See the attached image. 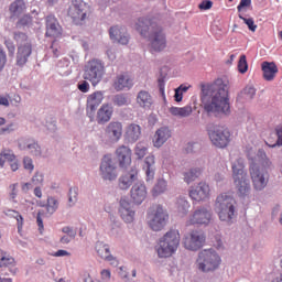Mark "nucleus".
Instances as JSON below:
<instances>
[{
  "instance_id": "obj_1",
  "label": "nucleus",
  "mask_w": 282,
  "mask_h": 282,
  "mask_svg": "<svg viewBox=\"0 0 282 282\" xmlns=\"http://www.w3.org/2000/svg\"><path fill=\"white\" fill-rule=\"evenodd\" d=\"M200 102L207 113H230L229 80L218 78L200 85Z\"/></svg>"
},
{
  "instance_id": "obj_2",
  "label": "nucleus",
  "mask_w": 282,
  "mask_h": 282,
  "mask_svg": "<svg viewBox=\"0 0 282 282\" xmlns=\"http://www.w3.org/2000/svg\"><path fill=\"white\" fill-rule=\"evenodd\" d=\"M135 30L143 37L150 39V51L152 54L164 51L167 46L166 34L163 28L154 19L139 18Z\"/></svg>"
},
{
  "instance_id": "obj_3",
  "label": "nucleus",
  "mask_w": 282,
  "mask_h": 282,
  "mask_svg": "<svg viewBox=\"0 0 282 282\" xmlns=\"http://www.w3.org/2000/svg\"><path fill=\"white\" fill-rule=\"evenodd\" d=\"M250 160L249 173L253 188L256 191H263L267 188L272 169V161L269 159L264 150H259L257 155Z\"/></svg>"
},
{
  "instance_id": "obj_4",
  "label": "nucleus",
  "mask_w": 282,
  "mask_h": 282,
  "mask_svg": "<svg viewBox=\"0 0 282 282\" xmlns=\"http://www.w3.org/2000/svg\"><path fill=\"white\" fill-rule=\"evenodd\" d=\"M245 161L238 158L231 164L232 180L240 197H248L251 194V183L246 172Z\"/></svg>"
},
{
  "instance_id": "obj_5",
  "label": "nucleus",
  "mask_w": 282,
  "mask_h": 282,
  "mask_svg": "<svg viewBox=\"0 0 282 282\" xmlns=\"http://www.w3.org/2000/svg\"><path fill=\"white\" fill-rule=\"evenodd\" d=\"M236 199L224 193L217 196L215 203V212L220 221L231 223L236 218Z\"/></svg>"
},
{
  "instance_id": "obj_6",
  "label": "nucleus",
  "mask_w": 282,
  "mask_h": 282,
  "mask_svg": "<svg viewBox=\"0 0 282 282\" xmlns=\"http://www.w3.org/2000/svg\"><path fill=\"white\" fill-rule=\"evenodd\" d=\"M13 40L18 44L15 65L23 67L29 62L33 53V44L29 35L23 32H14Z\"/></svg>"
},
{
  "instance_id": "obj_7",
  "label": "nucleus",
  "mask_w": 282,
  "mask_h": 282,
  "mask_svg": "<svg viewBox=\"0 0 282 282\" xmlns=\"http://www.w3.org/2000/svg\"><path fill=\"white\" fill-rule=\"evenodd\" d=\"M91 6L85 0H72L67 15L75 25H85L91 18Z\"/></svg>"
},
{
  "instance_id": "obj_8",
  "label": "nucleus",
  "mask_w": 282,
  "mask_h": 282,
  "mask_svg": "<svg viewBox=\"0 0 282 282\" xmlns=\"http://www.w3.org/2000/svg\"><path fill=\"white\" fill-rule=\"evenodd\" d=\"M181 242V234L177 229H170L161 239L158 248L160 258L172 257L178 249Z\"/></svg>"
},
{
  "instance_id": "obj_9",
  "label": "nucleus",
  "mask_w": 282,
  "mask_h": 282,
  "mask_svg": "<svg viewBox=\"0 0 282 282\" xmlns=\"http://www.w3.org/2000/svg\"><path fill=\"white\" fill-rule=\"evenodd\" d=\"M221 263V258L216 253L215 250L205 249L200 250L197 260H196V268L200 272H209L215 271L219 268Z\"/></svg>"
},
{
  "instance_id": "obj_10",
  "label": "nucleus",
  "mask_w": 282,
  "mask_h": 282,
  "mask_svg": "<svg viewBox=\"0 0 282 282\" xmlns=\"http://www.w3.org/2000/svg\"><path fill=\"white\" fill-rule=\"evenodd\" d=\"M105 76V66L101 59H89L84 66L83 78L96 87Z\"/></svg>"
},
{
  "instance_id": "obj_11",
  "label": "nucleus",
  "mask_w": 282,
  "mask_h": 282,
  "mask_svg": "<svg viewBox=\"0 0 282 282\" xmlns=\"http://www.w3.org/2000/svg\"><path fill=\"white\" fill-rule=\"evenodd\" d=\"M149 226L153 231H161L169 221V214L162 205H155L149 213Z\"/></svg>"
},
{
  "instance_id": "obj_12",
  "label": "nucleus",
  "mask_w": 282,
  "mask_h": 282,
  "mask_svg": "<svg viewBox=\"0 0 282 282\" xmlns=\"http://www.w3.org/2000/svg\"><path fill=\"white\" fill-rule=\"evenodd\" d=\"M206 241V236L203 230L193 229L183 236V247L189 251L200 250Z\"/></svg>"
},
{
  "instance_id": "obj_13",
  "label": "nucleus",
  "mask_w": 282,
  "mask_h": 282,
  "mask_svg": "<svg viewBox=\"0 0 282 282\" xmlns=\"http://www.w3.org/2000/svg\"><path fill=\"white\" fill-rule=\"evenodd\" d=\"M208 135L214 145L217 148H225L230 142L231 133L229 130L218 127L213 131L208 130Z\"/></svg>"
},
{
  "instance_id": "obj_14",
  "label": "nucleus",
  "mask_w": 282,
  "mask_h": 282,
  "mask_svg": "<svg viewBox=\"0 0 282 282\" xmlns=\"http://www.w3.org/2000/svg\"><path fill=\"white\" fill-rule=\"evenodd\" d=\"M100 176L104 181L113 182L118 177L117 167L109 155H105L100 165Z\"/></svg>"
},
{
  "instance_id": "obj_15",
  "label": "nucleus",
  "mask_w": 282,
  "mask_h": 282,
  "mask_svg": "<svg viewBox=\"0 0 282 282\" xmlns=\"http://www.w3.org/2000/svg\"><path fill=\"white\" fill-rule=\"evenodd\" d=\"M212 220V213L205 207L193 212L187 219V226L208 225Z\"/></svg>"
},
{
  "instance_id": "obj_16",
  "label": "nucleus",
  "mask_w": 282,
  "mask_h": 282,
  "mask_svg": "<svg viewBox=\"0 0 282 282\" xmlns=\"http://www.w3.org/2000/svg\"><path fill=\"white\" fill-rule=\"evenodd\" d=\"M45 36L52 39H59L63 36V26L55 15H47L45 22Z\"/></svg>"
},
{
  "instance_id": "obj_17",
  "label": "nucleus",
  "mask_w": 282,
  "mask_h": 282,
  "mask_svg": "<svg viewBox=\"0 0 282 282\" xmlns=\"http://www.w3.org/2000/svg\"><path fill=\"white\" fill-rule=\"evenodd\" d=\"M209 197L210 186L205 182H200L197 184L196 187L189 189V198L194 202H206L207 199H209Z\"/></svg>"
},
{
  "instance_id": "obj_18",
  "label": "nucleus",
  "mask_w": 282,
  "mask_h": 282,
  "mask_svg": "<svg viewBox=\"0 0 282 282\" xmlns=\"http://www.w3.org/2000/svg\"><path fill=\"white\" fill-rule=\"evenodd\" d=\"M130 197L132 203L141 205L148 198V188L144 183L138 182L131 187Z\"/></svg>"
},
{
  "instance_id": "obj_19",
  "label": "nucleus",
  "mask_w": 282,
  "mask_h": 282,
  "mask_svg": "<svg viewBox=\"0 0 282 282\" xmlns=\"http://www.w3.org/2000/svg\"><path fill=\"white\" fill-rule=\"evenodd\" d=\"M122 133H123V126L119 121H111L110 123L107 124L105 129L106 137L111 142H115V143L122 138Z\"/></svg>"
},
{
  "instance_id": "obj_20",
  "label": "nucleus",
  "mask_w": 282,
  "mask_h": 282,
  "mask_svg": "<svg viewBox=\"0 0 282 282\" xmlns=\"http://www.w3.org/2000/svg\"><path fill=\"white\" fill-rule=\"evenodd\" d=\"M104 94L101 91H95L88 96L86 102L87 116L90 118V121L94 120V115L97 107L102 102Z\"/></svg>"
},
{
  "instance_id": "obj_21",
  "label": "nucleus",
  "mask_w": 282,
  "mask_h": 282,
  "mask_svg": "<svg viewBox=\"0 0 282 282\" xmlns=\"http://www.w3.org/2000/svg\"><path fill=\"white\" fill-rule=\"evenodd\" d=\"M95 250L99 258L110 262L111 265H115V267L118 265V260L117 258H115V256H111L108 243H105L102 241H97L95 246Z\"/></svg>"
},
{
  "instance_id": "obj_22",
  "label": "nucleus",
  "mask_w": 282,
  "mask_h": 282,
  "mask_svg": "<svg viewBox=\"0 0 282 282\" xmlns=\"http://www.w3.org/2000/svg\"><path fill=\"white\" fill-rule=\"evenodd\" d=\"M110 39L121 45H127L129 43L130 36L127 29L123 26L115 25L109 30Z\"/></svg>"
},
{
  "instance_id": "obj_23",
  "label": "nucleus",
  "mask_w": 282,
  "mask_h": 282,
  "mask_svg": "<svg viewBox=\"0 0 282 282\" xmlns=\"http://www.w3.org/2000/svg\"><path fill=\"white\" fill-rule=\"evenodd\" d=\"M116 158L119 162V166H121V169H127L132 162V151L129 147L120 145L116 150Z\"/></svg>"
},
{
  "instance_id": "obj_24",
  "label": "nucleus",
  "mask_w": 282,
  "mask_h": 282,
  "mask_svg": "<svg viewBox=\"0 0 282 282\" xmlns=\"http://www.w3.org/2000/svg\"><path fill=\"white\" fill-rule=\"evenodd\" d=\"M119 213L124 223H133L135 213L133 209H131V204L127 198H121Z\"/></svg>"
},
{
  "instance_id": "obj_25",
  "label": "nucleus",
  "mask_w": 282,
  "mask_h": 282,
  "mask_svg": "<svg viewBox=\"0 0 282 282\" xmlns=\"http://www.w3.org/2000/svg\"><path fill=\"white\" fill-rule=\"evenodd\" d=\"M113 115V107L109 104H104L97 111L96 121L98 124H105L110 121Z\"/></svg>"
},
{
  "instance_id": "obj_26",
  "label": "nucleus",
  "mask_w": 282,
  "mask_h": 282,
  "mask_svg": "<svg viewBox=\"0 0 282 282\" xmlns=\"http://www.w3.org/2000/svg\"><path fill=\"white\" fill-rule=\"evenodd\" d=\"M261 68L263 72V78L267 82L274 80V77H276V73H279V68L274 62H262Z\"/></svg>"
},
{
  "instance_id": "obj_27",
  "label": "nucleus",
  "mask_w": 282,
  "mask_h": 282,
  "mask_svg": "<svg viewBox=\"0 0 282 282\" xmlns=\"http://www.w3.org/2000/svg\"><path fill=\"white\" fill-rule=\"evenodd\" d=\"M172 132L167 127L160 128L154 135L153 144L156 148H161L170 138Z\"/></svg>"
},
{
  "instance_id": "obj_28",
  "label": "nucleus",
  "mask_w": 282,
  "mask_h": 282,
  "mask_svg": "<svg viewBox=\"0 0 282 282\" xmlns=\"http://www.w3.org/2000/svg\"><path fill=\"white\" fill-rule=\"evenodd\" d=\"M132 86L133 82L128 74L117 76L116 80L113 82V87L117 91H121L126 88L130 89Z\"/></svg>"
},
{
  "instance_id": "obj_29",
  "label": "nucleus",
  "mask_w": 282,
  "mask_h": 282,
  "mask_svg": "<svg viewBox=\"0 0 282 282\" xmlns=\"http://www.w3.org/2000/svg\"><path fill=\"white\" fill-rule=\"evenodd\" d=\"M137 175H138V173L134 170L123 174L119 178V188L121 191H128L130 188V186L132 185V183L137 180Z\"/></svg>"
},
{
  "instance_id": "obj_30",
  "label": "nucleus",
  "mask_w": 282,
  "mask_h": 282,
  "mask_svg": "<svg viewBox=\"0 0 282 282\" xmlns=\"http://www.w3.org/2000/svg\"><path fill=\"white\" fill-rule=\"evenodd\" d=\"M144 170L147 173V182L153 181L155 175V158L153 155L145 159Z\"/></svg>"
},
{
  "instance_id": "obj_31",
  "label": "nucleus",
  "mask_w": 282,
  "mask_h": 282,
  "mask_svg": "<svg viewBox=\"0 0 282 282\" xmlns=\"http://www.w3.org/2000/svg\"><path fill=\"white\" fill-rule=\"evenodd\" d=\"M140 137H141V127L135 123L129 124L126 130V138L130 142H135L140 139Z\"/></svg>"
},
{
  "instance_id": "obj_32",
  "label": "nucleus",
  "mask_w": 282,
  "mask_h": 282,
  "mask_svg": "<svg viewBox=\"0 0 282 282\" xmlns=\"http://www.w3.org/2000/svg\"><path fill=\"white\" fill-rule=\"evenodd\" d=\"M137 102L142 108H150L152 106V104H153V98L150 95V93H148L145 90H142L137 96Z\"/></svg>"
},
{
  "instance_id": "obj_33",
  "label": "nucleus",
  "mask_w": 282,
  "mask_h": 282,
  "mask_svg": "<svg viewBox=\"0 0 282 282\" xmlns=\"http://www.w3.org/2000/svg\"><path fill=\"white\" fill-rule=\"evenodd\" d=\"M167 191V182L164 178L158 180L156 184L151 191L153 197H159L160 195L166 193Z\"/></svg>"
},
{
  "instance_id": "obj_34",
  "label": "nucleus",
  "mask_w": 282,
  "mask_h": 282,
  "mask_svg": "<svg viewBox=\"0 0 282 282\" xmlns=\"http://www.w3.org/2000/svg\"><path fill=\"white\" fill-rule=\"evenodd\" d=\"M26 10L24 0H15L9 7V11L12 15H20Z\"/></svg>"
},
{
  "instance_id": "obj_35",
  "label": "nucleus",
  "mask_w": 282,
  "mask_h": 282,
  "mask_svg": "<svg viewBox=\"0 0 282 282\" xmlns=\"http://www.w3.org/2000/svg\"><path fill=\"white\" fill-rule=\"evenodd\" d=\"M193 112V108L192 106H185L183 108H178V107H172L170 108V113H172V116H176V117H188L191 116Z\"/></svg>"
},
{
  "instance_id": "obj_36",
  "label": "nucleus",
  "mask_w": 282,
  "mask_h": 282,
  "mask_svg": "<svg viewBox=\"0 0 282 282\" xmlns=\"http://www.w3.org/2000/svg\"><path fill=\"white\" fill-rule=\"evenodd\" d=\"M59 208V202L57 198L53 197V196H48L47 197V202L45 204V209L46 213L52 216L54 215Z\"/></svg>"
},
{
  "instance_id": "obj_37",
  "label": "nucleus",
  "mask_w": 282,
  "mask_h": 282,
  "mask_svg": "<svg viewBox=\"0 0 282 282\" xmlns=\"http://www.w3.org/2000/svg\"><path fill=\"white\" fill-rule=\"evenodd\" d=\"M15 264L14 258L7 253V251L0 249V268H8Z\"/></svg>"
},
{
  "instance_id": "obj_38",
  "label": "nucleus",
  "mask_w": 282,
  "mask_h": 282,
  "mask_svg": "<svg viewBox=\"0 0 282 282\" xmlns=\"http://www.w3.org/2000/svg\"><path fill=\"white\" fill-rule=\"evenodd\" d=\"M200 176V170L199 169H192L185 173H183V181L187 183V185L195 182Z\"/></svg>"
},
{
  "instance_id": "obj_39",
  "label": "nucleus",
  "mask_w": 282,
  "mask_h": 282,
  "mask_svg": "<svg viewBox=\"0 0 282 282\" xmlns=\"http://www.w3.org/2000/svg\"><path fill=\"white\" fill-rule=\"evenodd\" d=\"M191 209V204L187 199L181 197L176 199V212H178L180 215L184 216L188 213Z\"/></svg>"
},
{
  "instance_id": "obj_40",
  "label": "nucleus",
  "mask_w": 282,
  "mask_h": 282,
  "mask_svg": "<svg viewBox=\"0 0 282 282\" xmlns=\"http://www.w3.org/2000/svg\"><path fill=\"white\" fill-rule=\"evenodd\" d=\"M238 18L243 21V23L248 26L249 31L257 32L258 24H256L253 18H246L241 13L238 14Z\"/></svg>"
},
{
  "instance_id": "obj_41",
  "label": "nucleus",
  "mask_w": 282,
  "mask_h": 282,
  "mask_svg": "<svg viewBox=\"0 0 282 282\" xmlns=\"http://www.w3.org/2000/svg\"><path fill=\"white\" fill-rule=\"evenodd\" d=\"M237 67L240 74H246L248 72L249 65L247 62V55H240Z\"/></svg>"
},
{
  "instance_id": "obj_42",
  "label": "nucleus",
  "mask_w": 282,
  "mask_h": 282,
  "mask_svg": "<svg viewBox=\"0 0 282 282\" xmlns=\"http://www.w3.org/2000/svg\"><path fill=\"white\" fill-rule=\"evenodd\" d=\"M0 158H4L7 160V162H15V160H17L15 154L10 149H3L0 152Z\"/></svg>"
},
{
  "instance_id": "obj_43",
  "label": "nucleus",
  "mask_w": 282,
  "mask_h": 282,
  "mask_svg": "<svg viewBox=\"0 0 282 282\" xmlns=\"http://www.w3.org/2000/svg\"><path fill=\"white\" fill-rule=\"evenodd\" d=\"M134 151H135V155L139 158V160H142L147 155L148 148L143 143L140 142L137 144Z\"/></svg>"
},
{
  "instance_id": "obj_44",
  "label": "nucleus",
  "mask_w": 282,
  "mask_h": 282,
  "mask_svg": "<svg viewBox=\"0 0 282 282\" xmlns=\"http://www.w3.org/2000/svg\"><path fill=\"white\" fill-rule=\"evenodd\" d=\"M26 149L30 150L32 155H41V147L36 142H26Z\"/></svg>"
},
{
  "instance_id": "obj_45",
  "label": "nucleus",
  "mask_w": 282,
  "mask_h": 282,
  "mask_svg": "<svg viewBox=\"0 0 282 282\" xmlns=\"http://www.w3.org/2000/svg\"><path fill=\"white\" fill-rule=\"evenodd\" d=\"M44 217H45V212L39 210L37 215H36V224H37L40 232H42L44 230V221H43Z\"/></svg>"
},
{
  "instance_id": "obj_46",
  "label": "nucleus",
  "mask_w": 282,
  "mask_h": 282,
  "mask_svg": "<svg viewBox=\"0 0 282 282\" xmlns=\"http://www.w3.org/2000/svg\"><path fill=\"white\" fill-rule=\"evenodd\" d=\"M69 204L70 206L76 204V202L78 200V187H72L69 189Z\"/></svg>"
},
{
  "instance_id": "obj_47",
  "label": "nucleus",
  "mask_w": 282,
  "mask_h": 282,
  "mask_svg": "<svg viewBox=\"0 0 282 282\" xmlns=\"http://www.w3.org/2000/svg\"><path fill=\"white\" fill-rule=\"evenodd\" d=\"M18 186L19 184L18 183H14V184H11L9 186V189H10V193H9V197L10 199L13 202V203H17V197H18Z\"/></svg>"
},
{
  "instance_id": "obj_48",
  "label": "nucleus",
  "mask_w": 282,
  "mask_h": 282,
  "mask_svg": "<svg viewBox=\"0 0 282 282\" xmlns=\"http://www.w3.org/2000/svg\"><path fill=\"white\" fill-rule=\"evenodd\" d=\"M8 63V56L3 47L0 46V72H2Z\"/></svg>"
},
{
  "instance_id": "obj_49",
  "label": "nucleus",
  "mask_w": 282,
  "mask_h": 282,
  "mask_svg": "<svg viewBox=\"0 0 282 282\" xmlns=\"http://www.w3.org/2000/svg\"><path fill=\"white\" fill-rule=\"evenodd\" d=\"M32 23V17L30 14H24L17 23V26H28Z\"/></svg>"
},
{
  "instance_id": "obj_50",
  "label": "nucleus",
  "mask_w": 282,
  "mask_h": 282,
  "mask_svg": "<svg viewBox=\"0 0 282 282\" xmlns=\"http://www.w3.org/2000/svg\"><path fill=\"white\" fill-rule=\"evenodd\" d=\"M113 104L121 107V106H126L128 104V99L126 98L124 95H117L113 98Z\"/></svg>"
},
{
  "instance_id": "obj_51",
  "label": "nucleus",
  "mask_w": 282,
  "mask_h": 282,
  "mask_svg": "<svg viewBox=\"0 0 282 282\" xmlns=\"http://www.w3.org/2000/svg\"><path fill=\"white\" fill-rule=\"evenodd\" d=\"M87 82H89V80L84 79L83 82L78 83V85H77L78 90L82 91L83 94L89 93V89L91 88L89 86V83H87Z\"/></svg>"
},
{
  "instance_id": "obj_52",
  "label": "nucleus",
  "mask_w": 282,
  "mask_h": 282,
  "mask_svg": "<svg viewBox=\"0 0 282 282\" xmlns=\"http://www.w3.org/2000/svg\"><path fill=\"white\" fill-rule=\"evenodd\" d=\"M23 167L26 171H30V173H32V171H34V164H33V160L29 156L23 159Z\"/></svg>"
},
{
  "instance_id": "obj_53",
  "label": "nucleus",
  "mask_w": 282,
  "mask_h": 282,
  "mask_svg": "<svg viewBox=\"0 0 282 282\" xmlns=\"http://www.w3.org/2000/svg\"><path fill=\"white\" fill-rule=\"evenodd\" d=\"M252 4V0H240L239 4L237 6V11L241 13L243 9L250 8Z\"/></svg>"
},
{
  "instance_id": "obj_54",
  "label": "nucleus",
  "mask_w": 282,
  "mask_h": 282,
  "mask_svg": "<svg viewBox=\"0 0 282 282\" xmlns=\"http://www.w3.org/2000/svg\"><path fill=\"white\" fill-rule=\"evenodd\" d=\"M213 8V1L210 0H203L199 4H198V9L200 11H207L210 10Z\"/></svg>"
},
{
  "instance_id": "obj_55",
  "label": "nucleus",
  "mask_w": 282,
  "mask_h": 282,
  "mask_svg": "<svg viewBox=\"0 0 282 282\" xmlns=\"http://www.w3.org/2000/svg\"><path fill=\"white\" fill-rule=\"evenodd\" d=\"M256 94H257V90H256L254 87H246V88L243 89V95H245L246 98H248V99L254 98Z\"/></svg>"
},
{
  "instance_id": "obj_56",
  "label": "nucleus",
  "mask_w": 282,
  "mask_h": 282,
  "mask_svg": "<svg viewBox=\"0 0 282 282\" xmlns=\"http://www.w3.org/2000/svg\"><path fill=\"white\" fill-rule=\"evenodd\" d=\"M275 132H276V135H278V140H276L275 144L270 145L271 148H274L276 145H282V126H278L275 128Z\"/></svg>"
},
{
  "instance_id": "obj_57",
  "label": "nucleus",
  "mask_w": 282,
  "mask_h": 282,
  "mask_svg": "<svg viewBox=\"0 0 282 282\" xmlns=\"http://www.w3.org/2000/svg\"><path fill=\"white\" fill-rule=\"evenodd\" d=\"M43 182H44V176L40 173H35L34 176L32 177V183L34 185L43 184Z\"/></svg>"
},
{
  "instance_id": "obj_58",
  "label": "nucleus",
  "mask_w": 282,
  "mask_h": 282,
  "mask_svg": "<svg viewBox=\"0 0 282 282\" xmlns=\"http://www.w3.org/2000/svg\"><path fill=\"white\" fill-rule=\"evenodd\" d=\"M72 253L68 250L65 249H58L53 253V257L61 258V257H70Z\"/></svg>"
},
{
  "instance_id": "obj_59",
  "label": "nucleus",
  "mask_w": 282,
  "mask_h": 282,
  "mask_svg": "<svg viewBox=\"0 0 282 282\" xmlns=\"http://www.w3.org/2000/svg\"><path fill=\"white\" fill-rule=\"evenodd\" d=\"M4 45L8 48L9 54L13 56L15 53V44L12 41H6Z\"/></svg>"
},
{
  "instance_id": "obj_60",
  "label": "nucleus",
  "mask_w": 282,
  "mask_h": 282,
  "mask_svg": "<svg viewBox=\"0 0 282 282\" xmlns=\"http://www.w3.org/2000/svg\"><path fill=\"white\" fill-rule=\"evenodd\" d=\"M62 231L69 236L70 238H76V231L69 226L63 227Z\"/></svg>"
},
{
  "instance_id": "obj_61",
  "label": "nucleus",
  "mask_w": 282,
  "mask_h": 282,
  "mask_svg": "<svg viewBox=\"0 0 282 282\" xmlns=\"http://www.w3.org/2000/svg\"><path fill=\"white\" fill-rule=\"evenodd\" d=\"M15 129H14V123H10L8 124L7 127H3L0 129V134H4L6 132L7 133H11L13 132Z\"/></svg>"
},
{
  "instance_id": "obj_62",
  "label": "nucleus",
  "mask_w": 282,
  "mask_h": 282,
  "mask_svg": "<svg viewBox=\"0 0 282 282\" xmlns=\"http://www.w3.org/2000/svg\"><path fill=\"white\" fill-rule=\"evenodd\" d=\"M100 275L104 281H109L111 278V272L109 271V269H102Z\"/></svg>"
},
{
  "instance_id": "obj_63",
  "label": "nucleus",
  "mask_w": 282,
  "mask_h": 282,
  "mask_svg": "<svg viewBox=\"0 0 282 282\" xmlns=\"http://www.w3.org/2000/svg\"><path fill=\"white\" fill-rule=\"evenodd\" d=\"M72 240H74V237L65 235V236L61 237L59 242L62 245H69L72 242Z\"/></svg>"
},
{
  "instance_id": "obj_64",
  "label": "nucleus",
  "mask_w": 282,
  "mask_h": 282,
  "mask_svg": "<svg viewBox=\"0 0 282 282\" xmlns=\"http://www.w3.org/2000/svg\"><path fill=\"white\" fill-rule=\"evenodd\" d=\"M174 100L176 102H181L183 100V94L180 91V89L174 90Z\"/></svg>"
}]
</instances>
